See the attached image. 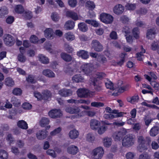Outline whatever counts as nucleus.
I'll return each instance as SVG.
<instances>
[{
	"mask_svg": "<svg viewBox=\"0 0 159 159\" xmlns=\"http://www.w3.org/2000/svg\"><path fill=\"white\" fill-rule=\"evenodd\" d=\"M138 142L139 145L138 147L139 150L140 152H142L143 150L148 149V147L150 144L151 140L150 138L147 137L145 139L142 136H138Z\"/></svg>",
	"mask_w": 159,
	"mask_h": 159,
	"instance_id": "obj_1",
	"label": "nucleus"
},
{
	"mask_svg": "<svg viewBox=\"0 0 159 159\" xmlns=\"http://www.w3.org/2000/svg\"><path fill=\"white\" fill-rule=\"evenodd\" d=\"M135 139V136L132 134H129L126 135L122 140V145L123 146L128 148L134 144Z\"/></svg>",
	"mask_w": 159,
	"mask_h": 159,
	"instance_id": "obj_2",
	"label": "nucleus"
},
{
	"mask_svg": "<svg viewBox=\"0 0 159 159\" xmlns=\"http://www.w3.org/2000/svg\"><path fill=\"white\" fill-rule=\"evenodd\" d=\"M104 154V151L102 148L98 147L93 150L92 152L93 159H101Z\"/></svg>",
	"mask_w": 159,
	"mask_h": 159,
	"instance_id": "obj_3",
	"label": "nucleus"
},
{
	"mask_svg": "<svg viewBox=\"0 0 159 159\" xmlns=\"http://www.w3.org/2000/svg\"><path fill=\"white\" fill-rule=\"evenodd\" d=\"M101 20L103 22L107 24L111 23L113 20V17L109 14L103 13L100 15Z\"/></svg>",
	"mask_w": 159,
	"mask_h": 159,
	"instance_id": "obj_4",
	"label": "nucleus"
},
{
	"mask_svg": "<svg viewBox=\"0 0 159 159\" xmlns=\"http://www.w3.org/2000/svg\"><path fill=\"white\" fill-rule=\"evenodd\" d=\"M126 134V131L125 129H122L119 131H116L113 134V137L116 141L120 140L123 136Z\"/></svg>",
	"mask_w": 159,
	"mask_h": 159,
	"instance_id": "obj_5",
	"label": "nucleus"
},
{
	"mask_svg": "<svg viewBox=\"0 0 159 159\" xmlns=\"http://www.w3.org/2000/svg\"><path fill=\"white\" fill-rule=\"evenodd\" d=\"M4 41L7 45L11 46L14 44L15 39L11 35L6 34L4 36Z\"/></svg>",
	"mask_w": 159,
	"mask_h": 159,
	"instance_id": "obj_6",
	"label": "nucleus"
},
{
	"mask_svg": "<svg viewBox=\"0 0 159 159\" xmlns=\"http://www.w3.org/2000/svg\"><path fill=\"white\" fill-rule=\"evenodd\" d=\"M82 70L87 75H89L92 73L93 69V65L91 64H86L81 66Z\"/></svg>",
	"mask_w": 159,
	"mask_h": 159,
	"instance_id": "obj_7",
	"label": "nucleus"
},
{
	"mask_svg": "<svg viewBox=\"0 0 159 159\" xmlns=\"http://www.w3.org/2000/svg\"><path fill=\"white\" fill-rule=\"evenodd\" d=\"M92 47L97 52H101L103 50V46L97 40H94L92 41Z\"/></svg>",
	"mask_w": 159,
	"mask_h": 159,
	"instance_id": "obj_8",
	"label": "nucleus"
},
{
	"mask_svg": "<svg viewBox=\"0 0 159 159\" xmlns=\"http://www.w3.org/2000/svg\"><path fill=\"white\" fill-rule=\"evenodd\" d=\"M20 53L18 55L17 57L18 60L21 62H24L26 60V57L24 55L25 53V49L24 47H21L19 48Z\"/></svg>",
	"mask_w": 159,
	"mask_h": 159,
	"instance_id": "obj_9",
	"label": "nucleus"
},
{
	"mask_svg": "<svg viewBox=\"0 0 159 159\" xmlns=\"http://www.w3.org/2000/svg\"><path fill=\"white\" fill-rule=\"evenodd\" d=\"M49 116L52 118H56L60 117L62 115L60 110L53 109L49 111Z\"/></svg>",
	"mask_w": 159,
	"mask_h": 159,
	"instance_id": "obj_10",
	"label": "nucleus"
},
{
	"mask_svg": "<svg viewBox=\"0 0 159 159\" xmlns=\"http://www.w3.org/2000/svg\"><path fill=\"white\" fill-rule=\"evenodd\" d=\"M48 135V132L46 130H41L37 132L36 136L38 139L43 140L46 138Z\"/></svg>",
	"mask_w": 159,
	"mask_h": 159,
	"instance_id": "obj_11",
	"label": "nucleus"
},
{
	"mask_svg": "<svg viewBox=\"0 0 159 159\" xmlns=\"http://www.w3.org/2000/svg\"><path fill=\"white\" fill-rule=\"evenodd\" d=\"M58 93L61 96L64 97L70 96L72 94V91L66 89H63L59 90Z\"/></svg>",
	"mask_w": 159,
	"mask_h": 159,
	"instance_id": "obj_12",
	"label": "nucleus"
},
{
	"mask_svg": "<svg viewBox=\"0 0 159 159\" xmlns=\"http://www.w3.org/2000/svg\"><path fill=\"white\" fill-rule=\"evenodd\" d=\"M77 94L79 97L85 98L89 95V91L84 89H80L77 91Z\"/></svg>",
	"mask_w": 159,
	"mask_h": 159,
	"instance_id": "obj_13",
	"label": "nucleus"
},
{
	"mask_svg": "<svg viewBox=\"0 0 159 159\" xmlns=\"http://www.w3.org/2000/svg\"><path fill=\"white\" fill-rule=\"evenodd\" d=\"M105 110L107 112L114 113L116 117H121L124 114L123 112H119L117 110H113L110 107H106Z\"/></svg>",
	"mask_w": 159,
	"mask_h": 159,
	"instance_id": "obj_14",
	"label": "nucleus"
},
{
	"mask_svg": "<svg viewBox=\"0 0 159 159\" xmlns=\"http://www.w3.org/2000/svg\"><path fill=\"white\" fill-rule=\"evenodd\" d=\"M124 10V7L121 4L116 5L113 9L114 12L117 15L121 14Z\"/></svg>",
	"mask_w": 159,
	"mask_h": 159,
	"instance_id": "obj_15",
	"label": "nucleus"
},
{
	"mask_svg": "<svg viewBox=\"0 0 159 159\" xmlns=\"http://www.w3.org/2000/svg\"><path fill=\"white\" fill-rule=\"evenodd\" d=\"M66 111L70 114H76L80 111L79 108L77 107H67L65 109Z\"/></svg>",
	"mask_w": 159,
	"mask_h": 159,
	"instance_id": "obj_16",
	"label": "nucleus"
},
{
	"mask_svg": "<svg viewBox=\"0 0 159 159\" xmlns=\"http://www.w3.org/2000/svg\"><path fill=\"white\" fill-rule=\"evenodd\" d=\"M42 74L44 76L48 78H55L56 76L55 74L49 69L43 70L42 72Z\"/></svg>",
	"mask_w": 159,
	"mask_h": 159,
	"instance_id": "obj_17",
	"label": "nucleus"
},
{
	"mask_svg": "<svg viewBox=\"0 0 159 159\" xmlns=\"http://www.w3.org/2000/svg\"><path fill=\"white\" fill-rule=\"evenodd\" d=\"M61 58L65 61L69 62L72 61V57L70 54L65 52H62L60 54Z\"/></svg>",
	"mask_w": 159,
	"mask_h": 159,
	"instance_id": "obj_18",
	"label": "nucleus"
},
{
	"mask_svg": "<svg viewBox=\"0 0 159 159\" xmlns=\"http://www.w3.org/2000/svg\"><path fill=\"white\" fill-rule=\"evenodd\" d=\"M123 84V82L121 80L119 81L118 83L119 87L118 91L119 93H121L123 92L129 87V85L121 86V85Z\"/></svg>",
	"mask_w": 159,
	"mask_h": 159,
	"instance_id": "obj_19",
	"label": "nucleus"
},
{
	"mask_svg": "<svg viewBox=\"0 0 159 159\" xmlns=\"http://www.w3.org/2000/svg\"><path fill=\"white\" fill-rule=\"evenodd\" d=\"M45 37L48 39H52L53 38V32L52 30L50 28L46 29L44 31Z\"/></svg>",
	"mask_w": 159,
	"mask_h": 159,
	"instance_id": "obj_20",
	"label": "nucleus"
},
{
	"mask_svg": "<svg viewBox=\"0 0 159 159\" xmlns=\"http://www.w3.org/2000/svg\"><path fill=\"white\" fill-rule=\"evenodd\" d=\"M77 55L78 57H80L84 59H87L89 57L88 52L82 50L77 52Z\"/></svg>",
	"mask_w": 159,
	"mask_h": 159,
	"instance_id": "obj_21",
	"label": "nucleus"
},
{
	"mask_svg": "<svg viewBox=\"0 0 159 159\" xmlns=\"http://www.w3.org/2000/svg\"><path fill=\"white\" fill-rule=\"evenodd\" d=\"M66 16L67 17H69L75 20L78 19V16L76 13L74 11H70L66 12Z\"/></svg>",
	"mask_w": 159,
	"mask_h": 159,
	"instance_id": "obj_22",
	"label": "nucleus"
},
{
	"mask_svg": "<svg viewBox=\"0 0 159 159\" xmlns=\"http://www.w3.org/2000/svg\"><path fill=\"white\" fill-rule=\"evenodd\" d=\"M79 132L76 130L74 129L70 130L69 134L70 138L71 139H75L78 137Z\"/></svg>",
	"mask_w": 159,
	"mask_h": 159,
	"instance_id": "obj_23",
	"label": "nucleus"
},
{
	"mask_svg": "<svg viewBox=\"0 0 159 159\" xmlns=\"http://www.w3.org/2000/svg\"><path fill=\"white\" fill-rule=\"evenodd\" d=\"M78 151V148L77 146L73 145H71L67 148L68 153L73 155L76 154Z\"/></svg>",
	"mask_w": 159,
	"mask_h": 159,
	"instance_id": "obj_24",
	"label": "nucleus"
},
{
	"mask_svg": "<svg viewBox=\"0 0 159 159\" xmlns=\"http://www.w3.org/2000/svg\"><path fill=\"white\" fill-rule=\"evenodd\" d=\"M100 125L99 121L95 119L92 120L90 122L91 128L93 130H96Z\"/></svg>",
	"mask_w": 159,
	"mask_h": 159,
	"instance_id": "obj_25",
	"label": "nucleus"
},
{
	"mask_svg": "<svg viewBox=\"0 0 159 159\" xmlns=\"http://www.w3.org/2000/svg\"><path fill=\"white\" fill-rule=\"evenodd\" d=\"M72 80L74 82L77 83L83 82L84 80V78L80 74H77L73 77Z\"/></svg>",
	"mask_w": 159,
	"mask_h": 159,
	"instance_id": "obj_26",
	"label": "nucleus"
},
{
	"mask_svg": "<svg viewBox=\"0 0 159 159\" xmlns=\"http://www.w3.org/2000/svg\"><path fill=\"white\" fill-rule=\"evenodd\" d=\"M75 26V23L72 20H69L65 23L64 27L66 29L70 30L72 29Z\"/></svg>",
	"mask_w": 159,
	"mask_h": 159,
	"instance_id": "obj_27",
	"label": "nucleus"
},
{
	"mask_svg": "<svg viewBox=\"0 0 159 159\" xmlns=\"http://www.w3.org/2000/svg\"><path fill=\"white\" fill-rule=\"evenodd\" d=\"M156 30L154 28L148 29L146 34V37L148 39H151L153 37V35L156 34Z\"/></svg>",
	"mask_w": 159,
	"mask_h": 159,
	"instance_id": "obj_28",
	"label": "nucleus"
},
{
	"mask_svg": "<svg viewBox=\"0 0 159 159\" xmlns=\"http://www.w3.org/2000/svg\"><path fill=\"white\" fill-rule=\"evenodd\" d=\"M159 133V127L157 126H154L150 130V134L151 136L154 137Z\"/></svg>",
	"mask_w": 159,
	"mask_h": 159,
	"instance_id": "obj_29",
	"label": "nucleus"
},
{
	"mask_svg": "<svg viewBox=\"0 0 159 159\" xmlns=\"http://www.w3.org/2000/svg\"><path fill=\"white\" fill-rule=\"evenodd\" d=\"M17 126L22 129H28V125L26 122L23 120L19 121L17 123Z\"/></svg>",
	"mask_w": 159,
	"mask_h": 159,
	"instance_id": "obj_30",
	"label": "nucleus"
},
{
	"mask_svg": "<svg viewBox=\"0 0 159 159\" xmlns=\"http://www.w3.org/2000/svg\"><path fill=\"white\" fill-rule=\"evenodd\" d=\"M50 122L49 119L46 117H43L39 122L40 125L42 127H44L48 125Z\"/></svg>",
	"mask_w": 159,
	"mask_h": 159,
	"instance_id": "obj_31",
	"label": "nucleus"
},
{
	"mask_svg": "<svg viewBox=\"0 0 159 159\" xmlns=\"http://www.w3.org/2000/svg\"><path fill=\"white\" fill-rule=\"evenodd\" d=\"M112 139L111 138L107 137H105L103 140L104 145L107 147H109L111 144Z\"/></svg>",
	"mask_w": 159,
	"mask_h": 159,
	"instance_id": "obj_32",
	"label": "nucleus"
},
{
	"mask_svg": "<svg viewBox=\"0 0 159 159\" xmlns=\"http://www.w3.org/2000/svg\"><path fill=\"white\" fill-rule=\"evenodd\" d=\"M78 26L79 29L83 32L86 31L88 30V26L84 23H80L78 25Z\"/></svg>",
	"mask_w": 159,
	"mask_h": 159,
	"instance_id": "obj_33",
	"label": "nucleus"
},
{
	"mask_svg": "<svg viewBox=\"0 0 159 159\" xmlns=\"http://www.w3.org/2000/svg\"><path fill=\"white\" fill-rule=\"evenodd\" d=\"M140 48L141 50V51L138 53L136 54V57L138 60L139 61H141L142 60V57L143 56V53L145 52V50L144 49L142 46L140 47Z\"/></svg>",
	"mask_w": 159,
	"mask_h": 159,
	"instance_id": "obj_34",
	"label": "nucleus"
},
{
	"mask_svg": "<svg viewBox=\"0 0 159 159\" xmlns=\"http://www.w3.org/2000/svg\"><path fill=\"white\" fill-rule=\"evenodd\" d=\"M139 100V97L138 95H134L132 97H129L127 98V101L132 104L135 102H137Z\"/></svg>",
	"mask_w": 159,
	"mask_h": 159,
	"instance_id": "obj_35",
	"label": "nucleus"
},
{
	"mask_svg": "<svg viewBox=\"0 0 159 159\" xmlns=\"http://www.w3.org/2000/svg\"><path fill=\"white\" fill-rule=\"evenodd\" d=\"M11 102L16 107H19L20 105V101L15 97L11 98Z\"/></svg>",
	"mask_w": 159,
	"mask_h": 159,
	"instance_id": "obj_36",
	"label": "nucleus"
},
{
	"mask_svg": "<svg viewBox=\"0 0 159 159\" xmlns=\"http://www.w3.org/2000/svg\"><path fill=\"white\" fill-rule=\"evenodd\" d=\"M42 99L44 100L48 99L51 96L50 92L48 90H44L42 93Z\"/></svg>",
	"mask_w": 159,
	"mask_h": 159,
	"instance_id": "obj_37",
	"label": "nucleus"
},
{
	"mask_svg": "<svg viewBox=\"0 0 159 159\" xmlns=\"http://www.w3.org/2000/svg\"><path fill=\"white\" fill-rule=\"evenodd\" d=\"M39 60L42 63L44 64H47L49 63L48 59L46 57L43 55L40 54L39 55Z\"/></svg>",
	"mask_w": 159,
	"mask_h": 159,
	"instance_id": "obj_38",
	"label": "nucleus"
},
{
	"mask_svg": "<svg viewBox=\"0 0 159 159\" xmlns=\"http://www.w3.org/2000/svg\"><path fill=\"white\" fill-rule=\"evenodd\" d=\"M5 84L8 86H12L14 84V82L12 79L10 77L6 78L5 80Z\"/></svg>",
	"mask_w": 159,
	"mask_h": 159,
	"instance_id": "obj_39",
	"label": "nucleus"
},
{
	"mask_svg": "<svg viewBox=\"0 0 159 159\" xmlns=\"http://www.w3.org/2000/svg\"><path fill=\"white\" fill-rule=\"evenodd\" d=\"M65 38L68 41H71L75 39V36L70 32L66 34L65 35Z\"/></svg>",
	"mask_w": 159,
	"mask_h": 159,
	"instance_id": "obj_40",
	"label": "nucleus"
},
{
	"mask_svg": "<svg viewBox=\"0 0 159 159\" xmlns=\"http://www.w3.org/2000/svg\"><path fill=\"white\" fill-rule=\"evenodd\" d=\"M85 6L89 9L92 10L94 9L95 6L93 2L88 1L86 2Z\"/></svg>",
	"mask_w": 159,
	"mask_h": 159,
	"instance_id": "obj_41",
	"label": "nucleus"
},
{
	"mask_svg": "<svg viewBox=\"0 0 159 159\" xmlns=\"http://www.w3.org/2000/svg\"><path fill=\"white\" fill-rule=\"evenodd\" d=\"M15 10L17 13H21L24 11V9L22 5H18L16 6Z\"/></svg>",
	"mask_w": 159,
	"mask_h": 159,
	"instance_id": "obj_42",
	"label": "nucleus"
},
{
	"mask_svg": "<svg viewBox=\"0 0 159 159\" xmlns=\"http://www.w3.org/2000/svg\"><path fill=\"white\" fill-rule=\"evenodd\" d=\"M8 13V11L6 7H3L0 9V17L3 18L5 15Z\"/></svg>",
	"mask_w": 159,
	"mask_h": 159,
	"instance_id": "obj_43",
	"label": "nucleus"
},
{
	"mask_svg": "<svg viewBox=\"0 0 159 159\" xmlns=\"http://www.w3.org/2000/svg\"><path fill=\"white\" fill-rule=\"evenodd\" d=\"M132 33L134 37L136 39H138L139 38V31L138 28H134L132 30Z\"/></svg>",
	"mask_w": 159,
	"mask_h": 159,
	"instance_id": "obj_44",
	"label": "nucleus"
},
{
	"mask_svg": "<svg viewBox=\"0 0 159 159\" xmlns=\"http://www.w3.org/2000/svg\"><path fill=\"white\" fill-rule=\"evenodd\" d=\"M26 81L28 82L34 84L36 82V81L35 79V77L32 75H29L26 78Z\"/></svg>",
	"mask_w": 159,
	"mask_h": 159,
	"instance_id": "obj_45",
	"label": "nucleus"
},
{
	"mask_svg": "<svg viewBox=\"0 0 159 159\" xmlns=\"http://www.w3.org/2000/svg\"><path fill=\"white\" fill-rule=\"evenodd\" d=\"M151 156L147 153L141 154L139 157L138 159H150Z\"/></svg>",
	"mask_w": 159,
	"mask_h": 159,
	"instance_id": "obj_46",
	"label": "nucleus"
},
{
	"mask_svg": "<svg viewBox=\"0 0 159 159\" xmlns=\"http://www.w3.org/2000/svg\"><path fill=\"white\" fill-rule=\"evenodd\" d=\"M8 154L7 152L3 150H0V158L2 159H6L7 158Z\"/></svg>",
	"mask_w": 159,
	"mask_h": 159,
	"instance_id": "obj_47",
	"label": "nucleus"
},
{
	"mask_svg": "<svg viewBox=\"0 0 159 159\" xmlns=\"http://www.w3.org/2000/svg\"><path fill=\"white\" fill-rule=\"evenodd\" d=\"M64 50L68 53H72L73 50L72 48L69 44L65 43L64 45Z\"/></svg>",
	"mask_w": 159,
	"mask_h": 159,
	"instance_id": "obj_48",
	"label": "nucleus"
},
{
	"mask_svg": "<svg viewBox=\"0 0 159 159\" xmlns=\"http://www.w3.org/2000/svg\"><path fill=\"white\" fill-rule=\"evenodd\" d=\"M91 106L92 107H103L104 105V103L100 102H93L91 103Z\"/></svg>",
	"mask_w": 159,
	"mask_h": 159,
	"instance_id": "obj_49",
	"label": "nucleus"
},
{
	"mask_svg": "<svg viewBox=\"0 0 159 159\" xmlns=\"http://www.w3.org/2000/svg\"><path fill=\"white\" fill-rule=\"evenodd\" d=\"M105 84L106 88L111 90H114V89L113 87V83L111 81H107L105 82Z\"/></svg>",
	"mask_w": 159,
	"mask_h": 159,
	"instance_id": "obj_50",
	"label": "nucleus"
},
{
	"mask_svg": "<svg viewBox=\"0 0 159 159\" xmlns=\"http://www.w3.org/2000/svg\"><path fill=\"white\" fill-rule=\"evenodd\" d=\"M22 90L19 88H16L14 89L12 93L13 94L16 95H20L22 93Z\"/></svg>",
	"mask_w": 159,
	"mask_h": 159,
	"instance_id": "obj_51",
	"label": "nucleus"
},
{
	"mask_svg": "<svg viewBox=\"0 0 159 159\" xmlns=\"http://www.w3.org/2000/svg\"><path fill=\"white\" fill-rule=\"evenodd\" d=\"M86 139L87 141L89 142H92L94 140L95 137L93 134L91 133H89L87 135Z\"/></svg>",
	"mask_w": 159,
	"mask_h": 159,
	"instance_id": "obj_52",
	"label": "nucleus"
},
{
	"mask_svg": "<svg viewBox=\"0 0 159 159\" xmlns=\"http://www.w3.org/2000/svg\"><path fill=\"white\" fill-rule=\"evenodd\" d=\"M103 117L106 119L110 120L116 117V116L115 115H113L110 113L106 114L104 115Z\"/></svg>",
	"mask_w": 159,
	"mask_h": 159,
	"instance_id": "obj_53",
	"label": "nucleus"
},
{
	"mask_svg": "<svg viewBox=\"0 0 159 159\" xmlns=\"http://www.w3.org/2000/svg\"><path fill=\"white\" fill-rule=\"evenodd\" d=\"M22 107L25 110H29L32 108V105L28 103L25 102L23 104Z\"/></svg>",
	"mask_w": 159,
	"mask_h": 159,
	"instance_id": "obj_54",
	"label": "nucleus"
},
{
	"mask_svg": "<svg viewBox=\"0 0 159 159\" xmlns=\"http://www.w3.org/2000/svg\"><path fill=\"white\" fill-rule=\"evenodd\" d=\"M16 145L20 148H23L24 146V142L21 140H18L16 143Z\"/></svg>",
	"mask_w": 159,
	"mask_h": 159,
	"instance_id": "obj_55",
	"label": "nucleus"
},
{
	"mask_svg": "<svg viewBox=\"0 0 159 159\" xmlns=\"http://www.w3.org/2000/svg\"><path fill=\"white\" fill-rule=\"evenodd\" d=\"M51 17L52 20L54 21H57L59 19L58 15L55 13H52Z\"/></svg>",
	"mask_w": 159,
	"mask_h": 159,
	"instance_id": "obj_56",
	"label": "nucleus"
},
{
	"mask_svg": "<svg viewBox=\"0 0 159 159\" xmlns=\"http://www.w3.org/2000/svg\"><path fill=\"white\" fill-rule=\"evenodd\" d=\"M46 153L48 155L51 156L53 157H56L55 152L53 150L48 149Z\"/></svg>",
	"mask_w": 159,
	"mask_h": 159,
	"instance_id": "obj_57",
	"label": "nucleus"
},
{
	"mask_svg": "<svg viewBox=\"0 0 159 159\" xmlns=\"http://www.w3.org/2000/svg\"><path fill=\"white\" fill-rule=\"evenodd\" d=\"M126 55L125 53H122L121 54L120 57L122 59L120 61L118 62L117 64L118 65L121 66L123 64L125 61V58Z\"/></svg>",
	"mask_w": 159,
	"mask_h": 159,
	"instance_id": "obj_58",
	"label": "nucleus"
},
{
	"mask_svg": "<svg viewBox=\"0 0 159 159\" xmlns=\"http://www.w3.org/2000/svg\"><path fill=\"white\" fill-rule=\"evenodd\" d=\"M69 5L71 7H75L77 3L76 0H69L68 1Z\"/></svg>",
	"mask_w": 159,
	"mask_h": 159,
	"instance_id": "obj_59",
	"label": "nucleus"
},
{
	"mask_svg": "<svg viewBox=\"0 0 159 159\" xmlns=\"http://www.w3.org/2000/svg\"><path fill=\"white\" fill-rule=\"evenodd\" d=\"M127 9L130 10H134L135 9L136 5L135 4H128L126 5Z\"/></svg>",
	"mask_w": 159,
	"mask_h": 159,
	"instance_id": "obj_60",
	"label": "nucleus"
},
{
	"mask_svg": "<svg viewBox=\"0 0 159 159\" xmlns=\"http://www.w3.org/2000/svg\"><path fill=\"white\" fill-rule=\"evenodd\" d=\"M24 16L26 19H30L32 17V14L31 11H26L23 14Z\"/></svg>",
	"mask_w": 159,
	"mask_h": 159,
	"instance_id": "obj_61",
	"label": "nucleus"
},
{
	"mask_svg": "<svg viewBox=\"0 0 159 159\" xmlns=\"http://www.w3.org/2000/svg\"><path fill=\"white\" fill-rule=\"evenodd\" d=\"M61 129L60 127L57 128L55 129L53 131L51 132L50 133V134L52 136L55 135L59 133L61 131Z\"/></svg>",
	"mask_w": 159,
	"mask_h": 159,
	"instance_id": "obj_62",
	"label": "nucleus"
},
{
	"mask_svg": "<svg viewBox=\"0 0 159 159\" xmlns=\"http://www.w3.org/2000/svg\"><path fill=\"white\" fill-rule=\"evenodd\" d=\"M107 127L105 126H102L98 130V133L99 134H101L103 133L107 130Z\"/></svg>",
	"mask_w": 159,
	"mask_h": 159,
	"instance_id": "obj_63",
	"label": "nucleus"
},
{
	"mask_svg": "<svg viewBox=\"0 0 159 159\" xmlns=\"http://www.w3.org/2000/svg\"><path fill=\"white\" fill-rule=\"evenodd\" d=\"M135 155L134 152H129L126 155V158L127 159H133Z\"/></svg>",
	"mask_w": 159,
	"mask_h": 159,
	"instance_id": "obj_64",
	"label": "nucleus"
}]
</instances>
